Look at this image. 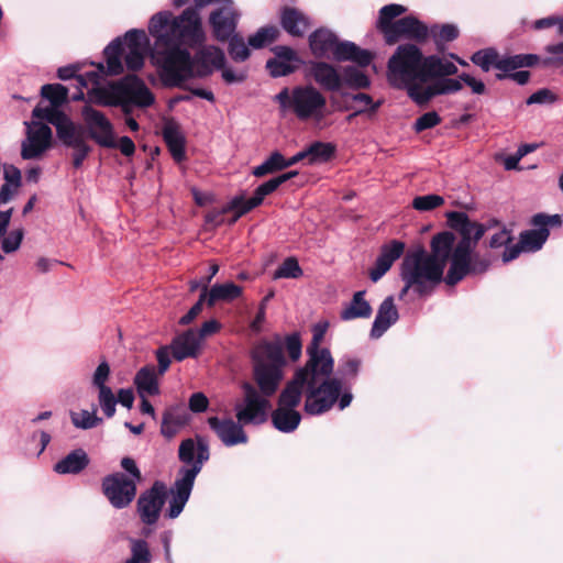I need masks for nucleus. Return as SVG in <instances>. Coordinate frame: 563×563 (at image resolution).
Returning a JSON list of instances; mask_svg holds the SVG:
<instances>
[{"mask_svg": "<svg viewBox=\"0 0 563 563\" xmlns=\"http://www.w3.org/2000/svg\"><path fill=\"white\" fill-rule=\"evenodd\" d=\"M148 32L154 37L151 57L167 86L178 87L190 78L207 77L225 64L223 51L213 45L203 46L194 58L188 49L181 48V45L194 47L205 41L200 16L192 9L184 10L178 16L169 11L154 14Z\"/></svg>", "mask_w": 563, "mask_h": 563, "instance_id": "1", "label": "nucleus"}, {"mask_svg": "<svg viewBox=\"0 0 563 563\" xmlns=\"http://www.w3.org/2000/svg\"><path fill=\"white\" fill-rule=\"evenodd\" d=\"M150 41L143 30H130L123 37H117L104 48L106 65L99 63L97 68L77 76L80 86L88 89V99L102 106H122L128 113L130 106L148 107L154 96L146 85L135 75H128L118 81L104 82L106 76L143 67Z\"/></svg>", "mask_w": 563, "mask_h": 563, "instance_id": "2", "label": "nucleus"}, {"mask_svg": "<svg viewBox=\"0 0 563 563\" xmlns=\"http://www.w3.org/2000/svg\"><path fill=\"white\" fill-rule=\"evenodd\" d=\"M453 242H455L454 234L444 231L432 238L431 253L423 247H418L405 255L400 272L405 286L400 291V298L410 289L420 296L429 294L442 280L448 261H451Z\"/></svg>", "mask_w": 563, "mask_h": 563, "instance_id": "3", "label": "nucleus"}, {"mask_svg": "<svg viewBox=\"0 0 563 563\" xmlns=\"http://www.w3.org/2000/svg\"><path fill=\"white\" fill-rule=\"evenodd\" d=\"M387 77L391 86L406 89L418 106H426L437 96L455 93L462 89L456 79H443L422 87V53L413 44L397 47L388 60Z\"/></svg>", "mask_w": 563, "mask_h": 563, "instance_id": "4", "label": "nucleus"}, {"mask_svg": "<svg viewBox=\"0 0 563 563\" xmlns=\"http://www.w3.org/2000/svg\"><path fill=\"white\" fill-rule=\"evenodd\" d=\"M305 394V411L310 416L327 412L335 404L340 393L328 387H310V380L302 378V373H295L291 380L282 390L277 408L272 412L273 426L283 433L294 432L300 421L301 415L297 410Z\"/></svg>", "mask_w": 563, "mask_h": 563, "instance_id": "5", "label": "nucleus"}, {"mask_svg": "<svg viewBox=\"0 0 563 563\" xmlns=\"http://www.w3.org/2000/svg\"><path fill=\"white\" fill-rule=\"evenodd\" d=\"M448 221L461 234L460 241L456 244L453 242L451 265L444 278L448 285L453 286L468 273H484L489 266V261L474 254L478 241L486 231L483 224L471 221L466 213L457 211L449 212Z\"/></svg>", "mask_w": 563, "mask_h": 563, "instance_id": "6", "label": "nucleus"}, {"mask_svg": "<svg viewBox=\"0 0 563 563\" xmlns=\"http://www.w3.org/2000/svg\"><path fill=\"white\" fill-rule=\"evenodd\" d=\"M312 340L307 347L308 361L296 373H302V378L310 380V387H328L341 391L342 383L338 378H330L333 371V358L328 349H321L325 325L317 324L312 330Z\"/></svg>", "mask_w": 563, "mask_h": 563, "instance_id": "7", "label": "nucleus"}, {"mask_svg": "<svg viewBox=\"0 0 563 563\" xmlns=\"http://www.w3.org/2000/svg\"><path fill=\"white\" fill-rule=\"evenodd\" d=\"M283 115L295 114L299 120H321L327 108L325 97L313 86L284 88L275 97Z\"/></svg>", "mask_w": 563, "mask_h": 563, "instance_id": "8", "label": "nucleus"}, {"mask_svg": "<svg viewBox=\"0 0 563 563\" xmlns=\"http://www.w3.org/2000/svg\"><path fill=\"white\" fill-rule=\"evenodd\" d=\"M254 377L262 391L274 395L283 378L282 368L285 364L283 349L279 343L263 342L254 352Z\"/></svg>", "mask_w": 563, "mask_h": 563, "instance_id": "9", "label": "nucleus"}, {"mask_svg": "<svg viewBox=\"0 0 563 563\" xmlns=\"http://www.w3.org/2000/svg\"><path fill=\"white\" fill-rule=\"evenodd\" d=\"M121 467L129 474L113 473L102 481V490L109 503L117 509L128 507L136 495V484L142 481V474L135 461L131 457L121 460Z\"/></svg>", "mask_w": 563, "mask_h": 563, "instance_id": "10", "label": "nucleus"}, {"mask_svg": "<svg viewBox=\"0 0 563 563\" xmlns=\"http://www.w3.org/2000/svg\"><path fill=\"white\" fill-rule=\"evenodd\" d=\"M209 457L210 452L208 450V446L203 442H201L198 460L196 461L194 466L180 467L178 472V477L175 481L173 487L170 488L172 497L169 499L168 509L166 511V516L168 518L175 519L181 514L190 497L195 479L202 470L205 462H207Z\"/></svg>", "mask_w": 563, "mask_h": 563, "instance_id": "11", "label": "nucleus"}, {"mask_svg": "<svg viewBox=\"0 0 563 563\" xmlns=\"http://www.w3.org/2000/svg\"><path fill=\"white\" fill-rule=\"evenodd\" d=\"M244 398L235 405V416L240 423L262 424L267 420L271 410L269 397L272 395L260 391L250 383H244Z\"/></svg>", "mask_w": 563, "mask_h": 563, "instance_id": "12", "label": "nucleus"}, {"mask_svg": "<svg viewBox=\"0 0 563 563\" xmlns=\"http://www.w3.org/2000/svg\"><path fill=\"white\" fill-rule=\"evenodd\" d=\"M297 175V172H288L274 177L262 185H260L251 198L235 197L223 209V212L234 210L236 211L234 221L246 212L260 206L264 198L273 194L280 185Z\"/></svg>", "mask_w": 563, "mask_h": 563, "instance_id": "13", "label": "nucleus"}, {"mask_svg": "<svg viewBox=\"0 0 563 563\" xmlns=\"http://www.w3.org/2000/svg\"><path fill=\"white\" fill-rule=\"evenodd\" d=\"M166 494V485L156 481L151 488L140 495L136 507L143 523L153 526L158 521Z\"/></svg>", "mask_w": 563, "mask_h": 563, "instance_id": "14", "label": "nucleus"}, {"mask_svg": "<svg viewBox=\"0 0 563 563\" xmlns=\"http://www.w3.org/2000/svg\"><path fill=\"white\" fill-rule=\"evenodd\" d=\"M82 118L85 120L89 136L98 145L107 148L117 147L113 125L102 112L86 106L82 109Z\"/></svg>", "mask_w": 563, "mask_h": 563, "instance_id": "15", "label": "nucleus"}, {"mask_svg": "<svg viewBox=\"0 0 563 563\" xmlns=\"http://www.w3.org/2000/svg\"><path fill=\"white\" fill-rule=\"evenodd\" d=\"M26 137L21 144V156L23 159L40 158L52 143L51 128L41 122H25Z\"/></svg>", "mask_w": 563, "mask_h": 563, "instance_id": "16", "label": "nucleus"}, {"mask_svg": "<svg viewBox=\"0 0 563 563\" xmlns=\"http://www.w3.org/2000/svg\"><path fill=\"white\" fill-rule=\"evenodd\" d=\"M240 14L233 7L232 0H222V4L211 12L209 22L213 36L219 42H225L235 32Z\"/></svg>", "mask_w": 563, "mask_h": 563, "instance_id": "17", "label": "nucleus"}, {"mask_svg": "<svg viewBox=\"0 0 563 563\" xmlns=\"http://www.w3.org/2000/svg\"><path fill=\"white\" fill-rule=\"evenodd\" d=\"M110 374V365L103 360L99 363L91 377V385L98 390L99 406L108 418L114 416L117 406V397L112 389L107 385Z\"/></svg>", "mask_w": 563, "mask_h": 563, "instance_id": "18", "label": "nucleus"}, {"mask_svg": "<svg viewBox=\"0 0 563 563\" xmlns=\"http://www.w3.org/2000/svg\"><path fill=\"white\" fill-rule=\"evenodd\" d=\"M428 27L422 22L409 15L395 21L386 31L385 38L388 44H394L401 37L421 42L428 37Z\"/></svg>", "mask_w": 563, "mask_h": 563, "instance_id": "19", "label": "nucleus"}, {"mask_svg": "<svg viewBox=\"0 0 563 563\" xmlns=\"http://www.w3.org/2000/svg\"><path fill=\"white\" fill-rule=\"evenodd\" d=\"M549 238V229L536 228L520 234L518 244L507 246L503 253V262L508 263L519 256L521 252L539 251Z\"/></svg>", "mask_w": 563, "mask_h": 563, "instance_id": "20", "label": "nucleus"}, {"mask_svg": "<svg viewBox=\"0 0 563 563\" xmlns=\"http://www.w3.org/2000/svg\"><path fill=\"white\" fill-rule=\"evenodd\" d=\"M208 424L225 446H234L247 442V435L243 430L245 423H240L239 420L210 417Z\"/></svg>", "mask_w": 563, "mask_h": 563, "instance_id": "21", "label": "nucleus"}, {"mask_svg": "<svg viewBox=\"0 0 563 563\" xmlns=\"http://www.w3.org/2000/svg\"><path fill=\"white\" fill-rule=\"evenodd\" d=\"M457 74V67L451 60L438 55L422 56V87L443 79H451L450 76Z\"/></svg>", "mask_w": 563, "mask_h": 563, "instance_id": "22", "label": "nucleus"}, {"mask_svg": "<svg viewBox=\"0 0 563 563\" xmlns=\"http://www.w3.org/2000/svg\"><path fill=\"white\" fill-rule=\"evenodd\" d=\"M310 75L327 91L339 92L342 90V67L338 69L325 62H312Z\"/></svg>", "mask_w": 563, "mask_h": 563, "instance_id": "23", "label": "nucleus"}, {"mask_svg": "<svg viewBox=\"0 0 563 563\" xmlns=\"http://www.w3.org/2000/svg\"><path fill=\"white\" fill-rule=\"evenodd\" d=\"M399 318L398 310L391 296L385 298L380 303L372 325L371 336L380 338Z\"/></svg>", "mask_w": 563, "mask_h": 563, "instance_id": "24", "label": "nucleus"}, {"mask_svg": "<svg viewBox=\"0 0 563 563\" xmlns=\"http://www.w3.org/2000/svg\"><path fill=\"white\" fill-rule=\"evenodd\" d=\"M200 343L197 331L190 329L176 336L169 346L174 358L183 361L187 357H196L200 349Z\"/></svg>", "mask_w": 563, "mask_h": 563, "instance_id": "25", "label": "nucleus"}, {"mask_svg": "<svg viewBox=\"0 0 563 563\" xmlns=\"http://www.w3.org/2000/svg\"><path fill=\"white\" fill-rule=\"evenodd\" d=\"M332 57L339 62L351 60L356 63L360 67H366L372 62V54L356 46L353 42L336 40Z\"/></svg>", "mask_w": 563, "mask_h": 563, "instance_id": "26", "label": "nucleus"}, {"mask_svg": "<svg viewBox=\"0 0 563 563\" xmlns=\"http://www.w3.org/2000/svg\"><path fill=\"white\" fill-rule=\"evenodd\" d=\"M159 376L154 365H146L136 372L133 382L140 398L159 394Z\"/></svg>", "mask_w": 563, "mask_h": 563, "instance_id": "27", "label": "nucleus"}, {"mask_svg": "<svg viewBox=\"0 0 563 563\" xmlns=\"http://www.w3.org/2000/svg\"><path fill=\"white\" fill-rule=\"evenodd\" d=\"M188 421L189 415L184 407H170L163 415L161 432L165 438L172 439Z\"/></svg>", "mask_w": 563, "mask_h": 563, "instance_id": "28", "label": "nucleus"}, {"mask_svg": "<svg viewBox=\"0 0 563 563\" xmlns=\"http://www.w3.org/2000/svg\"><path fill=\"white\" fill-rule=\"evenodd\" d=\"M280 23L284 30L292 36H303L310 27L308 16L295 8L284 9Z\"/></svg>", "mask_w": 563, "mask_h": 563, "instance_id": "29", "label": "nucleus"}, {"mask_svg": "<svg viewBox=\"0 0 563 563\" xmlns=\"http://www.w3.org/2000/svg\"><path fill=\"white\" fill-rule=\"evenodd\" d=\"M372 311L369 302L365 299V291L360 290L353 295L352 300L342 309L340 318L343 321L367 319L371 317Z\"/></svg>", "mask_w": 563, "mask_h": 563, "instance_id": "30", "label": "nucleus"}, {"mask_svg": "<svg viewBox=\"0 0 563 563\" xmlns=\"http://www.w3.org/2000/svg\"><path fill=\"white\" fill-rule=\"evenodd\" d=\"M336 40L333 32L319 29L309 36V44L316 57H329L334 51Z\"/></svg>", "mask_w": 563, "mask_h": 563, "instance_id": "31", "label": "nucleus"}, {"mask_svg": "<svg viewBox=\"0 0 563 563\" xmlns=\"http://www.w3.org/2000/svg\"><path fill=\"white\" fill-rule=\"evenodd\" d=\"M538 60L539 57L533 54H518L512 56H500L498 54L496 69L501 73L497 74L496 77L501 80L508 73L521 67L533 66Z\"/></svg>", "mask_w": 563, "mask_h": 563, "instance_id": "32", "label": "nucleus"}, {"mask_svg": "<svg viewBox=\"0 0 563 563\" xmlns=\"http://www.w3.org/2000/svg\"><path fill=\"white\" fill-rule=\"evenodd\" d=\"M89 463L87 453L82 449H76L59 460L54 465V471L57 474H78Z\"/></svg>", "mask_w": 563, "mask_h": 563, "instance_id": "33", "label": "nucleus"}, {"mask_svg": "<svg viewBox=\"0 0 563 563\" xmlns=\"http://www.w3.org/2000/svg\"><path fill=\"white\" fill-rule=\"evenodd\" d=\"M242 294V287L234 283L216 284L211 289L207 290V302L209 306H213L217 301H232L240 297Z\"/></svg>", "mask_w": 563, "mask_h": 563, "instance_id": "34", "label": "nucleus"}, {"mask_svg": "<svg viewBox=\"0 0 563 563\" xmlns=\"http://www.w3.org/2000/svg\"><path fill=\"white\" fill-rule=\"evenodd\" d=\"M56 132L58 139L67 147H75L86 142L80 129L67 117L62 122H57Z\"/></svg>", "mask_w": 563, "mask_h": 563, "instance_id": "35", "label": "nucleus"}, {"mask_svg": "<svg viewBox=\"0 0 563 563\" xmlns=\"http://www.w3.org/2000/svg\"><path fill=\"white\" fill-rule=\"evenodd\" d=\"M164 140L173 158L180 162L185 157V142L180 132L172 125L165 126L163 131Z\"/></svg>", "mask_w": 563, "mask_h": 563, "instance_id": "36", "label": "nucleus"}, {"mask_svg": "<svg viewBox=\"0 0 563 563\" xmlns=\"http://www.w3.org/2000/svg\"><path fill=\"white\" fill-rule=\"evenodd\" d=\"M341 80L342 88L347 87L351 89H365L371 86V80L366 74L354 66L342 67Z\"/></svg>", "mask_w": 563, "mask_h": 563, "instance_id": "37", "label": "nucleus"}, {"mask_svg": "<svg viewBox=\"0 0 563 563\" xmlns=\"http://www.w3.org/2000/svg\"><path fill=\"white\" fill-rule=\"evenodd\" d=\"M203 442L208 448V443L203 438L197 437V443L194 439L184 440L178 450V457L185 464L183 467H191L198 460L200 443Z\"/></svg>", "mask_w": 563, "mask_h": 563, "instance_id": "38", "label": "nucleus"}, {"mask_svg": "<svg viewBox=\"0 0 563 563\" xmlns=\"http://www.w3.org/2000/svg\"><path fill=\"white\" fill-rule=\"evenodd\" d=\"M406 11H407L406 7H404L401 4H397V3H391V4L384 5L379 10V18H378V21H377V27L386 36V31H388V27L393 26V24H394L393 20L395 18L404 14Z\"/></svg>", "mask_w": 563, "mask_h": 563, "instance_id": "39", "label": "nucleus"}, {"mask_svg": "<svg viewBox=\"0 0 563 563\" xmlns=\"http://www.w3.org/2000/svg\"><path fill=\"white\" fill-rule=\"evenodd\" d=\"M131 556L124 563H151L152 554L148 543L143 539H129Z\"/></svg>", "mask_w": 563, "mask_h": 563, "instance_id": "40", "label": "nucleus"}, {"mask_svg": "<svg viewBox=\"0 0 563 563\" xmlns=\"http://www.w3.org/2000/svg\"><path fill=\"white\" fill-rule=\"evenodd\" d=\"M285 169L284 156L279 152H273L261 165L253 169L255 177H263L268 174Z\"/></svg>", "mask_w": 563, "mask_h": 563, "instance_id": "41", "label": "nucleus"}, {"mask_svg": "<svg viewBox=\"0 0 563 563\" xmlns=\"http://www.w3.org/2000/svg\"><path fill=\"white\" fill-rule=\"evenodd\" d=\"M279 34L276 26H263L249 37V45L255 49L262 48L274 42Z\"/></svg>", "mask_w": 563, "mask_h": 563, "instance_id": "42", "label": "nucleus"}, {"mask_svg": "<svg viewBox=\"0 0 563 563\" xmlns=\"http://www.w3.org/2000/svg\"><path fill=\"white\" fill-rule=\"evenodd\" d=\"M306 151L309 163L314 164L329 161L334 153V146L330 143L314 142Z\"/></svg>", "mask_w": 563, "mask_h": 563, "instance_id": "43", "label": "nucleus"}, {"mask_svg": "<svg viewBox=\"0 0 563 563\" xmlns=\"http://www.w3.org/2000/svg\"><path fill=\"white\" fill-rule=\"evenodd\" d=\"M70 419L73 424L82 430L91 429L101 423L102 419L97 416V408L89 410H80L79 412H71Z\"/></svg>", "mask_w": 563, "mask_h": 563, "instance_id": "44", "label": "nucleus"}, {"mask_svg": "<svg viewBox=\"0 0 563 563\" xmlns=\"http://www.w3.org/2000/svg\"><path fill=\"white\" fill-rule=\"evenodd\" d=\"M498 52L495 48H484L475 52L471 60L476 66L481 67L483 71H489L492 67L497 66Z\"/></svg>", "mask_w": 563, "mask_h": 563, "instance_id": "45", "label": "nucleus"}, {"mask_svg": "<svg viewBox=\"0 0 563 563\" xmlns=\"http://www.w3.org/2000/svg\"><path fill=\"white\" fill-rule=\"evenodd\" d=\"M229 47H228V52H229V55L230 57L236 62V63H242V62H245L249 57H250V49H249V46L245 44L244 40L236 35V34H233L232 36L229 37Z\"/></svg>", "mask_w": 563, "mask_h": 563, "instance_id": "46", "label": "nucleus"}, {"mask_svg": "<svg viewBox=\"0 0 563 563\" xmlns=\"http://www.w3.org/2000/svg\"><path fill=\"white\" fill-rule=\"evenodd\" d=\"M67 93V88L59 84L44 85L41 89L42 97L48 99L51 104L57 108L66 102Z\"/></svg>", "mask_w": 563, "mask_h": 563, "instance_id": "47", "label": "nucleus"}, {"mask_svg": "<svg viewBox=\"0 0 563 563\" xmlns=\"http://www.w3.org/2000/svg\"><path fill=\"white\" fill-rule=\"evenodd\" d=\"M302 275V269L298 261L294 257L286 258L282 265L275 271L274 279L278 278H299Z\"/></svg>", "mask_w": 563, "mask_h": 563, "instance_id": "48", "label": "nucleus"}, {"mask_svg": "<svg viewBox=\"0 0 563 563\" xmlns=\"http://www.w3.org/2000/svg\"><path fill=\"white\" fill-rule=\"evenodd\" d=\"M444 203V198L435 195L418 196L412 200V207L418 211H431Z\"/></svg>", "mask_w": 563, "mask_h": 563, "instance_id": "49", "label": "nucleus"}, {"mask_svg": "<svg viewBox=\"0 0 563 563\" xmlns=\"http://www.w3.org/2000/svg\"><path fill=\"white\" fill-rule=\"evenodd\" d=\"M405 251V243L394 240L382 247L380 254L377 258L385 261L390 267L396 260H398Z\"/></svg>", "mask_w": 563, "mask_h": 563, "instance_id": "50", "label": "nucleus"}, {"mask_svg": "<svg viewBox=\"0 0 563 563\" xmlns=\"http://www.w3.org/2000/svg\"><path fill=\"white\" fill-rule=\"evenodd\" d=\"M32 115L36 119L46 120L52 123L55 128L57 122H62L66 115L57 110V107L51 104V107H35L32 111Z\"/></svg>", "mask_w": 563, "mask_h": 563, "instance_id": "51", "label": "nucleus"}, {"mask_svg": "<svg viewBox=\"0 0 563 563\" xmlns=\"http://www.w3.org/2000/svg\"><path fill=\"white\" fill-rule=\"evenodd\" d=\"M266 68L273 77H283L294 73L297 69V63L272 58L267 60Z\"/></svg>", "mask_w": 563, "mask_h": 563, "instance_id": "52", "label": "nucleus"}, {"mask_svg": "<svg viewBox=\"0 0 563 563\" xmlns=\"http://www.w3.org/2000/svg\"><path fill=\"white\" fill-rule=\"evenodd\" d=\"M352 100L357 102L360 104L358 109L352 113L349 119L358 115L361 113H364L366 111L376 112L377 109L380 107L382 101L374 102L372 97L367 93H355L352 96Z\"/></svg>", "mask_w": 563, "mask_h": 563, "instance_id": "53", "label": "nucleus"}, {"mask_svg": "<svg viewBox=\"0 0 563 563\" xmlns=\"http://www.w3.org/2000/svg\"><path fill=\"white\" fill-rule=\"evenodd\" d=\"M431 33L438 45L440 42H450L459 36V30L453 24H444L441 27L433 26Z\"/></svg>", "mask_w": 563, "mask_h": 563, "instance_id": "54", "label": "nucleus"}, {"mask_svg": "<svg viewBox=\"0 0 563 563\" xmlns=\"http://www.w3.org/2000/svg\"><path fill=\"white\" fill-rule=\"evenodd\" d=\"M558 100V96L548 88H542L533 92L527 100V104H552Z\"/></svg>", "mask_w": 563, "mask_h": 563, "instance_id": "55", "label": "nucleus"}, {"mask_svg": "<svg viewBox=\"0 0 563 563\" xmlns=\"http://www.w3.org/2000/svg\"><path fill=\"white\" fill-rule=\"evenodd\" d=\"M23 239V230H14L9 233L8 236H3L2 240V250L4 253H13L20 249Z\"/></svg>", "mask_w": 563, "mask_h": 563, "instance_id": "56", "label": "nucleus"}, {"mask_svg": "<svg viewBox=\"0 0 563 563\" xmlns=\"http://www.w3.org/2000/svg\"><path fill=\"white\" fill-rule=\"evenodd\" d=\"M441 122L440 115L435 111L427 112L420 115L415 122V130L421 132L434 128Z\"/></svg>", "mask_w": 563, "mask_h": 563, "instance_id": "57", "label": "nucleus"}, {"mask_svg": "<svg viewBox=\"0 0 563 563\" xmlns=\"http://www.w3.org/2000/svg\"><path fill=\"white\" fill-rule=\"evenodd\" d=\"M532 224L536 228L560 227L562 224V218L560 214L548 216L538 213L532 218Z\"/></svg>", "mask_w": 563, "mask_h": 563, "instance_id": "58", "label": "nucleus"}, {"mask_svg": "<svg viewBox=\"0 0 563 563\" xmlns=\"http://www.w3.org/2000/svg\"><path fill=\"white\" fill-rule=\"evenodd\" d=\"M456 80L460 81V84H465L468 86L473 93L475 95H483L486 91L485 84L472 75L467 73H462ZM463 87V85H461Z\"/></svg>", "mask_w": 563, "mask_h": 563, "instance_id": "59", "label": "nucleus"}, {"mask_svg": "<svg viewBox=\"0 0 563 563\" xmlns=\"http://www.w3.org/2000/svg\"><path fill=\"white\" fill-rule=\"evenodd\" d=\"M286 350L292 361H297L301 355V341L298 333H292L286 338Z\"/></svg>", "mask_w": 563, "mask_h": 563, "instance_id": "60", "label": "nucleus"}, {"mask_svg": "<svg viewBox=\"0 0 563 563\" xmlns=\"http://www.w3.org/2000/svg\"><path fill=\"white\" fill-rule=\"evenodd\" d=\"M205 300H207V294L206 291H202L199 297V300L189 309V311L185 316H183L179 319V323L183 325H187L190 322H192L202 311Z\"/></svg>", "mask_w": 563, "mask_h": 563, "instance_id": "61", "label": "nucleus"}, {"mask_svg": "<svg viewBox=\"0 0 563 563\" xmlns=\"http://www.w3.org/2000/svg\"><path fill=\"white\" fill-rule=\"evenodd\" d=\"M209 400L203 393H194L189 398V409L195 413H200L207 410Z\"/></svg>", "mask_w": 563, "mask_h": 563, "instance_id": "62", "label": "nucleus"}, {"mask_svg": "<svg viewBox=\"0 0 563 563\" xmlns=\"http://www.w3.org/2000/svg\"><path fill=\"white\" fill-rule=\"evenodd\" d=\"M170 346H162L156 351L158 362L157 374L164 375L170 365Z\"/></svg>", "mask_w": 563, "mask_h": 563, "instance_id": "63", "label": "nucleus"}, {"mask_svg": "<svg viewBox=\"0 0 563 563\" xmlns=\"http://www.w3.org/2000/svg\"><path fill=\"white\" fill-rule=\"evenodd\" d=\"M512 236L511 232L507 230L506 228L501 229L500 231L496 232L489 241V246L492 249H499L504 245H507L509 242H511Z\"/></svg>", "mask_w": 563, "mask_h": 563, "instance_id": "64", "label": "nucleus"}]
</instances>
